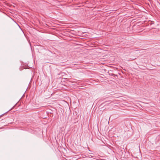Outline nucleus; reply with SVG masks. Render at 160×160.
Wrapping results in <instances>:
<instances>
[{"mask_svg":"<svg viewBox=\"0 0 160 160\" xmlns=\"http://www.w3.org/2000/svg\"><path fill=\"white\" fill-rule=\"evenodd\" d=\"M111 103V102H109V103H107V104H109Z\"/></svg>","mask_w":160,"mask_h":160,"instance_id":"20e7f679","label":"nucleus"},{"mask_svg":"<svg viewBox=\"0 0 160 160\" xmlns=\"http://www.w3.org/2000/svg\"><path fill=\"white\" fill-rule=\"evenodd\" d=\"M110 102V101H105V102H104L103 103H106V102ZM103 103H102V104H103Z\"/></svg>","mask_w":160,"mask_h":160,"instance_id":"f03ea898","label":"nucleus"},{"mask_svg":"<svg viewBox=\"0 0 160 160\" xmlns=\"http://www.w3.org/2000/svg\"><path fill=\"white\" fill-rule=\"evenodd\" d=\"M14 107H13L12 108H11L10 110H9L8 112H8V111L11 110L12 108H14Z\"/></svg>","mask_w":160,"mask_h":160,"instance_id":"7ed1b4c3","label":"nucleus"},{"mask_svg":"<svg viewBox=\"0 0 160 160\" xmlns=\"http://www.w3.org/2000/svg\"><path fill=\"white\" fill-rule=\"evenodd\" d=\"M7 113V112H6V113H5L3 114H2V115H1L0 116V118L1 117H2V116H3V115H4V114H5L6 113Z\"/></svg>","mask_w":160,"mask_h":160,"instance_id":"f257e3e1","label":"nucleus"}]
</instances>
